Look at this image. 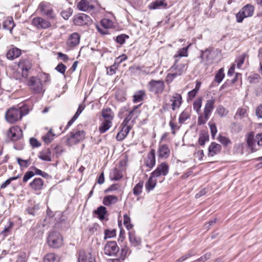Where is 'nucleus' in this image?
Instances as JSON below:
<instances>
[{
    "mask_svg": "<svg viewBox=\"0 0 262 262\" xmlns=\"http://www.w3.org/2000/svg\"><path fill=\"white\" fill-rule=\"evenodd\" d=\"M130 219L129 216L125 214L123 215V223L126 228L129 230L133 227V225L130 223Z\"/></svg>",
    "mask_w": 262,
    "mask_h": 262,
    "instance_id": "nucleus-53",
    "label": "nucleus"
},
{
    "mask_svg": "<svg viewBox=\"0 0 262 262\" xmlns=\"http://www.w3.org/2000/svg\"><path fill=\"white\" fill-rule=\"evenodd\" d=\"M94 213L98 216V217L100 220H103L107 213L106 208L104 206H101L94 211Z\"/></svg>",
    "mask_w": 262,
    "mask_h": 262,
    "instance_id": "nucleus-33",
    "label": "nucleus"
},
{
    "mask_svg": "<svg viewBox=\"0 0 262 262\" xmlns=\"http://www.w3.org/2000/svg\"><path fill=\"white\" fill-rule=\"evenodd\" d=\"M80 36L77 33H72L69 37L68 44L70 47H74L79 43Z\"/></svg>",
    "mask_w": 262,
    "mask_h": 262,
    "instance_id": "nucleus-25",
    "label": "nucleus"
},
{
    "mask_svg": "<svg viewBox=\"0 0 262 262\" xmlns=\"http://www.w3.org/2000/svg\"><path fill=\"white\" fill-rule=\"evenodd\" d=\"M55 136V134L52 133L51 129L46 135L42 137V139L46 144H49L54 139Z\"/></svg>",
    "mask_w": 262,
    "mask_h": 262,
    "instance_id": "nucleus-39",
    "label": "nucleus"
},
{
    "mask_svg": "<svg viewBox=\"0 0 262 262\" xmlns=\"http://www.w3.org/2000/svg\"><path fill=\"white\" fill-rule=\"evenodd\" d=\"M47 241L49 246L53 248H59L62 245V237L60 234L56 231L50 233Z\"/></svg>",
    "mask_w": 262,
    "mask_h": 262,
    "instance_id": "nucleus-6",
    "label": "nucleus"
},
{
    "mask_svg": "<svg viewBox=\"0 0 262 262\" xmlns=\"http://www.w3.org/2000/svg\"><path fill=\"white\" fill-rule=\"evenodd\" d=\"M190 117L189 111L188 110H185L180 114L179 118V122L181 124L183 123L186 120Z\"/></svg>",
    "mask_w": 262,
    "mask_h": 262,
    "instance_id": "nucleus-41",
    "label": "nucleus"
},
{
    "mask_svg": "<svg viewBox=\"0 0 262 262\" xmlns=\"http://www.w3.org/2000/svg\"><path fill=\"white\" fill-rule=\"evenodd\" d=\"M32 24L38 29H47L51 26V24L49 20L40 17L34 18Z\"/></svg>",
    "mask_w": 262,
    "mask_h": 262,
    "instance_id": "nucleus-14",
    "label": "nucleus"
},
{
    "mask_svg": "<svg viewBox=\"0 0 262 262\" xmlns=\"http://www.w3.org/2000/svg\"><path fill=\"white\" fill-rule=\"evenodd\" d=\"M13 226V223L11 221H9V225L5 227L3 230L1 232V234L3 235L4 236H6L10 234L11 233V230L12 229Z\"/></svg>",
    "mask_w": 262,
    "mask_h": 262,
    "instance_id": "nucleus-46",
    "label": "nucleus"
},
{
    "mask_svg": "<svg viewBox=\"0 0 262 262\" xmlns=\"http://www.w3.org/2000/svg\"><path fill=\"white\" fill-rule=\"evenodd\" d=\"M148 88L150 92L155 94H161L164 90L165 84L162 80H151L148 82Z\"/></svg>",
    "mask_w": 262,
    "mask_h": 262,
    "instance_id": "nucleus-9",
    "label": "nucleus"
},
{
    "mask_svg": "<svg viewBox=\"0 0 262 262\" xmlns=\"http://www.w3.org/2000/svg\"><path fill=\"white\" fill-rule=\"evenodd\" d=\"M129 239L131 244L134 247H137L141 244V238L136 236L134 232H129Z\"/></svg>",
    "mask_w": 262,
    "mask_h": 262,
    "instance_id": "nucleus-30",
    "label": "nucleus"
},
{
    "mask_svg": "<svg viewBox=\"0 0 262 262\" xmlns=\"http://www.w3.org/2000/svg\"><path fill=\"white\" fill-rule=\"evenodd\" d=\"M39 78L41 80V82L43 81L44 83H47L50 81V75L47 73L41 74Z\"/></svg>",
    "mask_w": 262,
    "mask_h": 262,
    "instance_id": "nucleus-62",
    "label": "nucleus"
},
{
    "mask_svg": "<svg viewBox=\"0 0 262 262\" xmlns=\"http://www.w3.org/2000/svg\"><path fill=\"white\" fill-rule=\"evenodd\" d=\"M167 6V4L165 3L164 1L162 0H156L150 4L149 8L150 9H156L160 8L161 7L165 8Z\"/></svg>",
    "mask_w": 262,
    "mask_h": 262,
    "instance_id": "nucleus-32",
    "label": "nucleus"
},
{
    "mask_svg": "<svg viewBox=\"0 0 262 262\" xmlns=\"http://www.w3.org/2000/svg\"><path fill=\"white\" fill-rule=\"evenodd\" d=\"M169 172V166L166 162H162L159 164L156 169L151 172L152 176L156 178L159 177L161 176H166Z\"/></svg>",
    "mask_w": 262,
    "mask_h": 262,
    "instance_id": "nucleus-13",
    "label": "nucleus"
},
{
    "mask_svg": "<svg viewBox=\"0 0 262 262\" xmlns=\"http://www.w3.org/2000/svg\"><path fill=\"white\" fill-rule=\"evenodd\" d=\"M217 140L225 146H227L231 144V141L228 138L221 135L217 137Z\"/></svg>",
    "mask_w": 262,
    "mask_h": 262,
    "instance_id": "nucleus-44",
    "label": "nucleus"
},
{
    "mask_svg": "<svg viewBox=\"0 0 262 262\" xmlns=\"http://www.w3.org/2000/svg\"><path fill=\"white\" fill-rule=\"evenodd\" d=\"M110 178L112 180L117 181L122 178V174L118 169L115 168L111 172Z\"/></svg>",
    "mask_w": 262,
    "mask_h": 262,
    "instance_id": "nucleus-36",
    "label": "nucleus"
},
{
    "mask_svg": "<svg viewBox=\"0 0 262 262\" xmlns=\"http://www.w3.org/2000/svg\"><path fill=\"white\" fill-rule=\"evenodd\" d=\"M246 139L248 146L252 152L257 150L262 146V133L254 137L253 133H250L247 134Z\"/></svg>",
    "mask_w": 262,
    "mask_h": 262,
    "instance_id": "nucleus-2",
    "label": "nucleus"
},
{
    "mask_svg": "<svg viewBox=\"0 0 262 262\" xmlns=\"http://www.w3.org/2000/svg\"><path fill=\"white\" fill-rule=\"evenodd\" d=\"M28 85L35 94H40L44 92L43 84L41 80L36 77L30 78Z\"/></svg>",
    "mask_w": 262,
    "mask_h": 262,
    "instance_id": "nucleus-7",
    "label": "nucleus"
},
{
    "mask_svg": "<svg viewBox=\"0 0 262 262\" xmlns=\"http://www.w3.org/2000/svg\"><path fill=\"white\" fill-rule=\"evenodd\" d=\"M29 112L28 106L26 105L19 107H12L6 112L5 118L10 123H14L20 120L24 116L27 115Z\"/></svg>",
    "mask_w": 262,
    "mask_h": 262,
    "instance_id": "nucleus-1",
    "label": "nucleus"
},
{
    "mask_svg": "<svg viewBox=\"0 0 262 262\" xmlns=\"http://www.w3.org/2000/svg\"><path fill=\"white\" fill-rule=\"evenodd\" d=\"M102 122L99 126V130L101 134L105 133L108 130L112 125V122L102 120Z\"/></svg>",
    "mask_w": 262,
    "mask_h": 262,
    "instance_id": "nucleus-37",
    "label": "nucleus"
},
{
    "mask_svg": "<svg viewBox=\"0 0 262 262\" xmlns=\"http://www.w3.org/2000/svg\"><path fill=\"white\" fill-rule=\"evenodd\" d=\"M118 201V198L116 195H108L104 197L103 204L107 206H110L116 204Z\"/></svg>",
    "mask_w": 262,
    "mask_h": 262,
    "instance_id": "nucleus-27",
    "label": "nucleus"
},
{
    "mask_svg": "<svg viewBox=\"0 0 262 262\" xmlns=\"http://www.w3.org/2000/svg\"><path fill=\"white\" fill-rule=\"evenodd\" d=\"M187 69V63L186 61L181 62L178 59L174 60V62L170 70L175 73V75L181 76Z\"/></svg>",
    "mask_w": 262,
    "mask_h": 262,
    "instance_id": "nucleus-11",
    "label": "nucleus"
},
{
    "mask_svg": "<svg viewBox=\"0 0 262 262\" xmlns=\"http://www.w3.org/2000/svg\"><path fill=\"white\" fill-rule=\"evenodd\" d=\"M225 76L224 73V69L223 68L220 69L215 76V81L217 83H220L223 79Z\"/></svg>",
    "mask_w": 262,
    "mask_h": 262,
    "instance_id": "nucleus-49",
    "label": "nucleus"
},
{
    "mask_svg": "<svg viewBox=\"0 0 262 262\" xmlns=\"http://www.w3.org/2000/svg\"><path fill=\"white\" fill-rule=\"evenodd\" d=\"M78 9L83 11H91L94 9V5L90 4L88 0H81L77 5Z\"/></svg>",
    "mask_w": 262,
    "mask_h": 262,
    "instance_id": "nucleus-19",
    "label": "nucleus"
},
{
    "mask_svg": "<svg viewBox=\"0 0 262 262\" xmlns=\"http://www.w3.org/2000/svg\"><path fill=\"white\" fill-rule=\"evenodd\" d=\"M172 73H169L167 74L166 77V81L167 83H171L174 78H176L178 76L177 75H175V73L172 72Z\"/></svg>",
    "mask_w": 262,
    "mask_h": 262,
    "instance_id": "nucleus-59",
    "label": "nucleus"
},
{
    "mask_svg": "<svg viewBox=\"0 0 262 262\" xmlns=\"http://www.w3.org/2000/svg\"><path fill=\"white\" fill-rule=\"evenodd\" d=\"M158 156L160 158L167 159L170 155V149L166 144L160 145L158 150Z\"/></svg>",
    "mask_w": 262,
    "mask_h": 262,
    "instance_id": "nucleus-20",
    "label": "nucleus"
},
{
    "mask_svg": "<svg viewBox=\"0 0 262 262\" xmlns=\"http://www.w3.org/2000/svg\"><path fill=\"white\" fill-rule=\"evenodd\" d=\"M143 186V182L140 181L133 188V193L136 196L139 195L141 192Z\"/></svg>",
    "mask_w": 262,
    "mask_h": 262,
    "instance_id": "nucleus-43",
    "label": "nucleus"
},
{
    "mask_svg": "<svg viewBox=\"0 0 262 262\" xmlns=\"http://www.w3.org/2000/svg\"><path fill=\"white\" fill-rule=\"evenodd\" d=\"M188 47H184L182 48L178 51L177 54H176L173 58L175 59H178V60H181V58L182 57H187L188 56Z\"/></svg>",
    "mask_w": 262,
    "mask_h": 262,
    "instance_id": "nucleus-35",
    "label": "nucleus"
},
{
    "mask_svg": "<svg viewBox=\"0 0 262 262\" xmlns=\"http://www.w3.org/2000/svg\"><path fill=\"white\" fill-rule=\"evenodd\" d=\"M7 137L12 141H17L23 137V132L18 126H12L7 132Z\"/></svg>",
    "mask_w": 262,
    "mask_h": 262,
    "instance_id": "nucleus-12",
    "label": "nucleus"
},
{
    "mask_svg": "<svg viewBox=\"0 0 262 262\" xmlns=\"http://www.w3.org/2000/svg\"><path fill=\"white\" fill-rule=\"evenodd\" d=\"M128 35L122 34L117 36L116 41L120 45H123L125 42L126 39L128 38Z\"/></svg>",
    "mask_w": 262,
    "mask_h": 262,
    "instance_id": "nucleus-54",
    "label": "nucleus"
},
{
    "mask_svg": "<svg viewBox=\"0 0 262 262\" xmlns=\"http://www.w3.org/2000/svg\"><path fill=\"white\" fill-rule=\"evenodd\" d=\"M101 116L103 121L112 122L114 118V114L110 108H103L101 111Z\"/></svg>",
    "mask_w": 262,
    "mask_h": 262,
    "instance_id": "nucleus-24",
    "label": "nucleus"
},
{
    "mask_svg": "<svg viewBox=\"0 0 262 262\" xmlns=\"http://www.w3.org/2000/svg\"><path fill=\"white\" fill-rule=\"evenodd\" d=\"M211 52L209 50H206L202 53L201 57L203 60H206L209 63L212 60V58L210 57Z\"/></svg>",
    "mask_w": 262,
    "mask_h": 262,
    "instance_id": "nucleus-48",
    "label": "nucleus"
},
{
    "mask_svg": "<svg viewBox=\"0 0 262 262\" xmlns=\"http://www.w3.org/2000/svg\"><path fill=\"white\" fill-rule=\"evenodd\" d=\"M130 129V126L123 127L122 129L117 134L116 136V140L120 141L123 140L128 134Z\"/></svg>",
    "mask_w": 262,
    "mask_h": 262,
    "instance_id": "nucleus-29",
    "label": "nucleus"
},
{
    "mask_svg": "<svg viewBox=\"0 0 262 262\" xmlns=\"http://www.w3.org/2000/svg\"><path fill=\"white\" fill-rule=\"evenodd\" d=\"M15 24L13 18L11 17L7 18L3 22V28L5 29L9 30L11 32Z\"/></svg>",
    "mask_w": 262,
    "mask_h": 262,
    "instance_id": "nucleus-31",
    "label": "nucleus"
},
{
    "mask_svg": "<svg viewBox=\"0 0 262 262\" xmlns=\"http://www.w3.org/2000/svg\"><path fill=\"white\" fill-rule=\"evenodd\" d=\"M17 162L20 167L26 168L28 167L31 164L30 159L23 160L20 158H17Z\"/></svg>",
    "mask_w": 262,
    "mask_h": 262,
    "instance_id": "nucleus-45",
    "label": "nucleus"
},
{
    "mask_svg": "<svg viewBox=\"0 0 262 262\" xmlns=\"http://www.w3.org/2000/svg\"><path fill=\"white\" fill-rule=\"evenodd\" d=\"M67 69V67L62 63H59L55 68V70L62 74H64Z\"/></svg>",
    "mask_w": 262,
    "mask_h": 262,
    "instance_id": "nucleus-58",
    "label": "nucleus"
},
{
    "mask_svg": "<svg viewBox=\"0 0 262 262\" xmlns=\"http://www.w3.org/2000/svg\"><path fill=\"white\" fill-rule=\"evenodd\" d=\"M157 178L150 174L148 181L145 184V188L147 191H150L154 189L157 184Z\"/></svg>",
    "mask_w": 262,
    "mask_h": 262,
    "instance_id": "nucleus-28",
    "label": "nucleus"
},
{
    "mask_svg": "<svg viewBox=\"0 0 262 262\" xmlns=\"http://www.w3.org/2000/svg\"><path fill=\"white\" fill-rule=\"evenodd\" d=\"M72 13L73 10L71 8H69L67 10L62 11L60 12V15L65 20H68L72 14Z\"/></svg>",
    "mask_w": 262,
    "mask_h": 262,
    "instance_id": "nucleus-51",
    "label": "nucleus"
},
{
    "mask_svg": "<svg viewBox=\"0 0 262 262\" xmlns=\"http://www.w3.org/2000/svg\"><path fill=\"white\" fill-rule=\"evenodd\" d=\"M127 252L128 249L126 247L121 249L120 257L122 259V260H124L126 258Z\"/></svg>",
    "mask_w": 262,
    "mask_h": 262,
    "instance_id": "nucleus-64",
    "label": "nucleus"
},
{
    "mask_svg": "<svg viewBox=\"0 0 262 262\" xmlns=\"http://www.w3.org/2000/svg\"><path fill=\"white\" fill-rule=\"evenodd\" d=\"M85 133L83 130H73L67 139V144L72 146L77 144L85 138Z\"/></svg>",
    "mask_w": 262,
    "mask_h": 262,
    "instance_id": "nucleus-4",
    "label": "nucleus"
},
{
    "mask_svg": "<svg viewBox=\"0 0 262 262\" xmlns=\"http://www.w3.org/2000/svg\"><path fill=\"white\" fill-rule=\"evenodd\" d=\"M222 149V146L220 144L215 142H212L208 147L209 157H213L219 154Z\"/></svg>",
    "mask_w": 262,
    "mask_h": 262,
    "instance_id": "nucleus-21",
    "label": "nucleus"
},
{
    "mask_svg": "<svg viewBox=\"0 0 262 262\" xmlns=\"http://www.w3.org/2000/svg\"><path fill=\"white\" fill-rule=\"evenodd\" d=\"M231 130L232 133H237L242 130V127L237 123H233L231 126Z\"/></svg>",
    "mask_w": 262,
    "mask_h": 262,
    "instance_id": "nucleus-56",
    "label": "nucleus"
},
{
    "mask_svg": "<svg viewBox=\"0 0 262 262\" xmlns=\"http://www.w3.org/2000/svg\"><path fill=\"white\" fill-rule=\"evenodd\" d=\"M209 118H207L204 114V116L201 115L198 118V123L199 125L204 124L206 123Z\"/></svg>",
    "mask_w": 262,
    "mask_h": 262,
    "instance_id": "nucleus-63",
    "label": "nucleus"
},
{
    "mask_svg": "<svg viewBox=\"0 0 262 262\" xmlns=\"http://www.w3.org/2000/svg\"><path fill=\"white\" fill-rule=\"evenodd\" d=\"M145 96V93L144 91H139L137 92L134 95L133 101L135 103L140 102L143 101L144 97Z\"/></svg>",
    "mask_w": 262,
    "mask_h": 262,
    "instance_id": "nucleus-38",
    "label": "nucleus"
},
{
    "mask_svg": "<svg viewBox=\"0 0 262 262\" xmlns=\"http://www.w3.org/2000/svg\"><path fill=\"white\" fill-rule=\"evenodd\" d=\"M51 152L49 148L46 149L43 151H42L38 157L39 159H41L43 161H51Z\"/></svg>",
    "mask_w": 262,
    "mask_h": 262,
    "instance_id": "nucleus-34",
    "label": "nucleus"
},
{
    "mask_svg": "<svg viewBox=\"0 0 262 262\" xmlns=\"http://www.w3.org/2000/svg\"><path fill=\"white\" fill-rule=\"evenodd\" d=\"M215 100L214 99H210L207 100L204 110V114L207 118H209L214 108Z\"/></svg>",
    "mask_w": 262,
    "mask_h": 262,
    "instance_id": "nucleus-22",
    "label": "nucleus"
},
{
    "mask_svg": "<svg viewBox=\"0 0 262 262\" xmlns=\"http://www.w3.org/2000/svg\"><path fill=\"white\" fill-rule=\"evenodd\" d=\"M170 101L171 102V108L173 111L179 108L182 103V97L180 94L177 93H173L169 96Z\"/></svg>",
    "mask_w": 262,
    "mask_h": 262,
    "instance_id": "nucleus-15",
    "label": "nucleus"
},
{
    "mask_svg": "<svg viewBox=\"0 0 262 262\" xmlns=\"http://www.w3.org/2000/svg\"><path fill=\"white\" fill-rule=\"evenodd\" d=\"M209 125L211 131V136L212 138H214L217 131L216 126L214 123H209Z\"/></svg>",
    "mask_w": 262,
    "mask_h": 262,
    "instance_id": "nucleus-60",
    "label": "nucleus"
},
{
    "mask_svg": "<svg viewBox=\"0 0 262 262\" xmlns=\"http://www.w3.org/2000/svg\"><path fill=\"white\" fill-rule=\"evenodd\" d=\"M145 165L149 168H152L156 164L155 150L152 149L147 156L145 160Z\"/></svg>",
    "mask_w": 262,
    "mask_h": 262,
    "instance_id": "nucleus-18",
    "label": "nucleus"
},
{
    "mask_svg": "<svg viewBox=\"0 0 262 262\" xmlns=\"http://www.w3.org/2000/svg\"><path fill=\"white\" fill-rule=\"evenodd\" d=\"M216 113L221 117L226 116L228 111L222 105H219L216 108Z\"/></svg>",
    "mask_w": 262,
    "mask_h": 262,
    "instance_id": "nucleus-55",
    "label": "nucleus"
},
{
    "mask_svg": "<svg viewBox=\"0 0 262 262\" xmlns=\"http://www.w3.org/2000/svg\"><path fill=\"white\" fill-rule=\"evenodd\" d=\"M209 140V137L207 133H204L200 134L198 143L200 145L204 146L206 143V142L208 141Z\"/></svg>",
    "mask_w": 262,
    "mask_h": 262,
    "instance_id": "nucleus-42",
    "label": "nucleus"
},
{
    "mask_svg": "<svg viewBox=\"0 0 262 262\" xmlns=\"http://www.w3.org/2000/svg\"><path fill=\"white\" fill-rule=\"evenodd\" d=\"M92 19L86 14L81 13L76 16L74 19L75 25L78 26H84L91 23Z\"/></svg>",
    "mask_w": 262,
    "mask_h": 262,
    "instance_id": "nucleus-16",
    "label": "nucleus"
},
{
    "mask_svg": "<svg viewBox=\"0 0 262 262\" xmlns=\"http://www.w3.org/2000/svg\"><path fill=\"white\" fill-rule=\"evenodd\" d=\"M21 54V50L17 48L10 49L7 53V57L10 60H13L19 57Z\"/></svg>",
    "mask_w": 262,
    "mask_h": 262,
    "instance_id": "nucleus-26",
    "label": "nucleus"
},
{
    "mask_svg": "<svg viewBox=\"0 0 262 262\" xmlns=\"http://www.w3.org/2000/svg\"><path fill=\"white\" fill-rule=\"evenodd\" d=\"M35 175L34 172L32 171H27L24 177L23 181L24 183L27 182L29 179H30L32 177H33Z\"/></svg>",
    "mask_w": 262,
    "mask_h": 262,
    "instance_id": "nucleus-57",
    "label": "nucleus"
},
{
    "mask_svg": "<svg viewBox=\"0 0 262 262\" xmlns=\"http://www.w3.org/2000/svg\"><path fill=\"white\" fill-rule=\"evenodd\" d=\"M44 262H59L58 256L54 253H49L46 255L43 259Z\"/></svg>",
    "mask_w": 262,
    "mask_h": 262,
    "instance_id": "nucleus-40",
    "label": "nucleus"
},
{
    "mask_svg": "<svg viewBox=\"0 0 262 262\" xmlns=\"http://www.w3.org/2000/svg\"><path fill=\"white\" fill-rule=\"evenodd\" d=\"M30 143L33 148L38 147L41 145L40 143L34 138H31L30 139Z\"/></svg>",
    "mask_w": 262,
    "mask_h": 262,
    "instance_id": "nucleus-61",
    "label": "nucleus"
},
{
    "mask_svg": "<svg viewBox=\"0 0 262 262\" xmlns=\"http://www.w3.org/2000/svg\"><path fill=\"white\" fill-rule=\"evenodd\" d=\"M101 25L105 29L111 28L113 26V22L108 19H103L101 21Z\"/></svg>",
    "mask_w": 262,
    "mask_h": 262,
    "instance_id": "nucleus-52",
    "label": "nucleus"
},
{
    "mask_svg": "<svg viewBox=\"0 0 262 262\" xmlns=\"http://www.w3.org/2000/svg\"><path fill=\"white\" fill-rule=\"evenodd\" d=\"M18 66L22 71L21 75H20L18 73H14L13 77L16 79L23 80V78H26L28 76V71L31 69L32 65L30 60L28 59H21Z\"/></svg>",
    "mask_w": 262,
    "mask_h": 262,
    "instance_id": "nucleus-3",
    "label": "nucleus"
},
{
    "mask_svg": "<svg viewBox=\"0 0 262 262\" xmlns=\"http://www.w3.org/2000/svg\"><path fill=\"white\" fill-rule=\"evenodd\" d=\"M119 251V247L115 241L107 242L104 247V253L108 256H115Z\"/></svg>",
    "mask_w": 262,
    "mask_h": 262,
    "instance_id": "nucleus-10",
    "label": "nucleus"
},
{
    "mask_svg": "<svg viewBox=\"0 0 262 262\" xmlns=\"http://www.w3.org/2000/svg\"><path fill=\"white\" fill-rule=\"evenodd\" d=\"M78 262H96V260L95 256L91 253L80 251L79 253Z\"/></svg>",
    "mask_w": 262,
    "mask_h": 262,
    "instance_id": "nucleus-17",
    "label": "nucleus"
},
{
    "mask_svg": "<svg viewBox=\"0 0 262 262\" xmlns=\"http://www.w3.org/2000/svg\"><path fill=\"white\" fill-rule=\"evenodd\" d=\"M38 9L43 15L47 16L51 19H54L56 17V14L51 4L49 3L42 2L40 3L38 6Z\"/></svg>",
    "mask_w": 262,
    "mask_h": 262,
    "instance_id": "nucleus-8",
    "label": "nucleus"
},
{
    "mask_svg": "<svg viewBox=\"0 0 262 262\" xmlns=\"http://www.w3.org/2000/svg\"><path fill=\"white\" fill-rule=\"evenodd\" d=\"M202 99L200 97L198 98L193 102V108L198 114H199L200 111V108H201L202 106Z\"/></svg>",
    "mask_w": 262,
    "mask_h": 262,
    "instance_id": "nucleus-47",
    "label": "nucleus"
},
{
    "mask_svg": "<svg viewBox=\"0 0 262 262\" xmlns=\"http://www.w3.org/2000/svg\"><path fill=\"white\" fill-rule=\"evenodd\" d=\"M254 11V7L251 4L244 6L236 14V21L242 23L244 18L252 16Z\"/></svg>",
    "mask_w": 262,
    "mask_h": 262,
    "instance_id": "nucleus-5",
    "label": "nucleus"
},
{
    "mask_svg": "<svg viewBox=\"0 0 262 262\" xmlns=\"http://www.w3.org/2000/svg\"><path fill=\"white\" fill-rule=\"evenodd\" d=\"M43 181L41 178H35L30 184V187L35 191H40L43 188Z\"/></svg>",
    "mask_w": 262,
    "mask_h": 262,
    "instance_id": "nucleus-23",
    "label": "nucleus"
},
{
    "mask_svg": "<svg viewBox=\"0 0 262 262\" xmlns=\"http://www.w3.org/2000/svg\"><path fill=\"white\" fill-rule=\"evenodd\" d=\"M116 230L115 229H113L110 230L108 229H106L104 231V239H106L107 238H113L116 235Z\"/></svg>",
    "mask_w": 262,
    "mask_h": 262,
    "instance_id": "nucleus-50",
    "label": "nucleus"
}]
</instances>
